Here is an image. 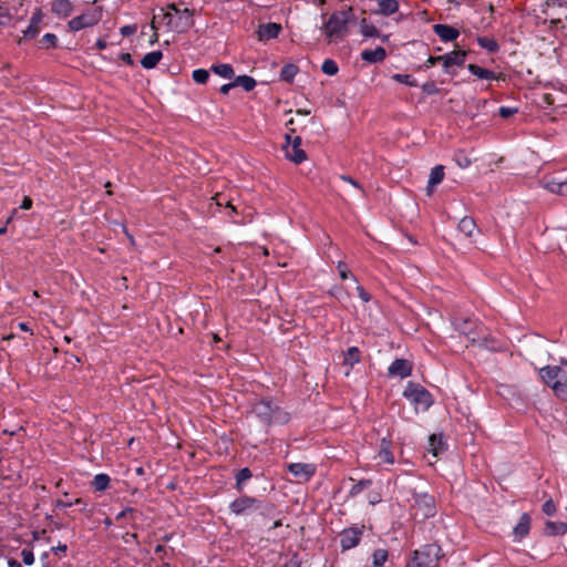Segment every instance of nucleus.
<instances>
[{
    "mask_svg": "<svg viewBox=\"0 0 567 567\" xmlns=\"http://www.w3.org/2000/svg\"><path fill=\"white\" fill-rule=\"evenodd\" d=\"M371 484L370 481H360L359 483L354 484L350 491L351 495H357L360 492H362L367 486Z\"/></svg>",
    "mask_w": 567,
    "mask_h": 567,
    "instance_id": "obj_51",
    "label": "nucleus"
},
{
    "mask_svg": "<svg viewBox=\"0 0 567 567\" xmlns=\"http://www.w3.org/2000/svg\"><path fill=\"white\" fill-rule=\"evenodd\" d=\"M454 327L464 334H471L472 330L468 326H472L473 322L470 319H455L453 321Z\"/></svg>",
    "mask_w": 567,
    "mask_h": 567,
    "instance_id": "obj_38",
    "label": "nucleus"
},
{
    "mask_svg": "<svg viewBox=\"0 0 567 567\" xmlns=\"http://www.w3.org/2000/svg\"><path fill=\"white\" fill-rule=\"evenodd\" d=\"M21 557H22V561L28 565V566H31L33 565L34 563V554L31 549L29 548H23L22 551H21Z\"/></svg>",
    "mask_w": 567,
    "mask_h": 567,
    "instance_id": "obj_46",
    "label": "nucleus"
},
{
    "mask_svg": "<svg viewBox=\"0 0 567 567\" xmlns=\"http://www.w3.org/2000/svg\"><path fill=\"white\" fill-rule=\"evenodd\" d=\"M386 58V51L382 47H378L374 50H364L361 53V59L369 63L382 62Z\"/></svg>",
    "mask_w": 567,
    "mask_h": 567,
    "instance_id": "obj_19",
    "label": "nucleus"
},
{
    "mask_svg": "<svg viewBox=\"0 0 567 567\" xmlns=\"http://www.w3.org/2000/svg\"><path fill=\"white\" fill-rule=\"evenodd\" d=\"M429 451L434 457H437L445 449L442 435L432 434L429 437Z\"/></svg>",
    "mask_w": 567,
    "mask_h": 567,
    "instance_id": "obj_26",
    "label": "nucleus"
},
{
    "mask_svg": "<svg viewBox=\"0 0 567 567\" xmlns=\"http://www.w3.org/2000/svg\"><path fill=\"white\" fill-rule=\"evenodd\" d=\"M530 516L528 514H523L519 518L518 524L514 527V536L516 539L520 540L525 536L528 535L530 529Z\"/></svg>",
    "mask_w": 567,
    "mask_h": 567,
    "instance_id": "obj_20",
    "label": "nucleus"
},
{
    "mask_svg": "<svg viewBox=\"0 0 567 567\" xmlns=\"http://www.w3.org/2000/svg\"><path fill=\"white\" fill-rule=\"evenodd\" d=\"M68 546L65 544H59L56 547H52V551L58 555L59 553L65 554Z\"/></svg>",
    "mask_w": 567,
    "mask_h": 567,
    "instance_id": "obj_59",
    "label": "nucleus"
},
{
    "mask_svg": "<svg viewBox=\"0 0 567 567\" xmlns=\"http://www.w3.org/2000/svg\"><path fill=\"white\" fill-rule=\"evenodd\" d=\"M392 78L394 81H396L399 83H402V84H405L409 86H416V81L414 79H412V76L409 74H394Z\"/></svg>",
    "mask_w": 567,
    "mask_h": 567,
    "instance_id": "obj_43",
    "label": "nucleus"
},
{
    "mask_svg": "<svg viewBox=\"0 0 567 567\" xmlns=\"http://www.w3.org/2000/svg\"><path fill=\"white\" fill-rule=\"evenodd\" d=\"M209 78V73L205 69H197L193 72V80L196 83L205 84Z\"/></svg>",
    "mask_w": 567,
    "mask_h": 567,
    "instance_id": "obj_41",
    "label": "nucleus"
},
{
    "mask_svg": "<svg viewBox=\"0 0 567 567\" xmlns=\"http://www.w3.org/2000/svg\"><path fill=\"white\" fill-rule=\"evenodd\" d=\"M257 503L258 501L254 497L241 496L230 504V509L234 514L241 515L254 508Z\"/></svg>",
    "mask_w": 567,
    "mask_h": 567,
    "instance_id": "obj_13",
    "label": "nucleus"
},
{
    "mask_svg": "<svg viewBox=\"0 0 567 567\" xmlns=\"http://www.w3.org/2000/svg\"><path fill=\"white\" fill-rule=\"evenodd\" d=\"M250 412L266 425L286 423L289 420L288 413L272 400H259L252 405Z\"/></svg>",
    "mask_w": 567,
    "mask_h": 567,
    "instance_id": "obj_1",
    "label": "nucleus"
},
{
    "mask_svg": "<svg viewBox=\"0 0 567 567\" xmlns=\"http://www.w3.org/2000/svg\"><path fill=\"white\" fill-rule=\"evenodd\" d=\"M287 145L284 147L286 157L296 164H300L307 159L306 152L300 147L301 146V137L296 136L291 141V136L289 134L286 135Z\"/></svg>",
    "mask_w": 567,
    "mask_h": 567,
    "instance_id": "obj_8",
    "label": "nucleus"
},
{
    "mask_svg": "<svg viewBox=\"0 0 567 567\" xmlns=\"http://www.w3.org/2000/svg\"><path fill=\"white\" fill-rule=\"evenodd\" d=\"M137 28L135 24H131V25H124L121 28V34L123 37H128V35H132L136 32Z\"/></svg>",
    "mask_w": 567,
    "mask_h": 567,
    "instance_id": "obj_54",
    "label": "nucleus"
},
{
    "mask_svg": "<svg viewBox=\"0 0 567 567\" xmlns=\"http://www.w3.org/2000/svg\"><path fill=\"white\" fill-rule=\"evenodd\" d=\"M301 566V559L297 554H293L288 561L282 567H300Z\"/></svg>",
    "mask_w": 567,
    "mask_h": 567,
    "instance_id": "obj_53",
    "label": "nucleus"
},
{
    "mask_svg": "<svg viewBox=\"0 0 567 567\" xmlns=\"http://www.w3.org/2000/svg\"><path fill=\"white\" fill-rule=\"evenodd\" d=\"M361 360V351L357 347H351L347 350L343 358V364L353 367Z\"/></svg>",
    "mask_w": 567,
    "mask_h": 567,
    "instance_id": "obj_30",
    "label": "nucleus"
},
{
    "mask_svg": "<svg viewBox=\"0 0 567 567\" xmlns=\"http://www.w3.org/2000/svg\"><path fill=\"white\" fill-rule=\"evenodd\" d=\"M499 113V116L503 117V118H509L512 115L516 114L517 113V109L515 107H507V106H502L498 111Z\"/></svg>",
    "mask_w": 567,
    "mask_h": 567,
    "instance_id": "obj_52",
    "label": "nucleus"
},
{
    "mask_svg": "<svg viewBox=\"0 0 567 567\" xmlns=\"http://www.w3.org/2000/svg\"><path fill=\"white\" fill-rule=\"evenodd\" d=\"M234 84H236V86H241L245 91L249 92L255 89L256 81L251 76L239 75L235 79Z\"/></svg>",
    "mask_w": 567,
    "mask_h": 567,
    "instance_id": "obj_32",
    "label": "nucleus"
},
{
    "mask_svg": "<svg viewBox=\"0 0 567 567\" xmlns=\"http://www.w3.org/2000/svg\"><path fill=\"white\" fill-rule=\"evenodd\" d=\"M45 49L55 48L58 43V39L53 33H47L42 37L40 41Z\"/></svg>",
    "mask_w": 567,
    "mask_h": 567,
    "instance_id": "obj_42",
    "label": "nucleus"
},
{
    "mask_svg": "<svg viewBox=\"0 0 567 567\" xmlns=\"http://www.w3.org/2000/svg\"><path fill=\"white\" fill-rule=\"evenodd\" d=\"M337 268L339 270V275L342 280H346L349 278L350 270L344 261H339L337 265Z\"/></svg>",
    "mask_w": 567,
    "mask_h": 567,
    "instance_id": "obj_50",
    "label": "nucleus"
},
{
    "mask_svg": "<svg viewBox=\"0 0 567 567\" xmlns=\"http://www.w3.org/2000/svg\"><path fill=\"white\" fill-rule=\"evenodd\" d=\"M42 21V12L40 10H37L35 13H33L29 27L23 31V38L24 39H33L35 38L40 32V23Z\"/></svg>",
    "mask_w": 567,
    "mask_h": 567,
    "instance_id": "obj_18",
    "label": "nucleus"
},
{
    "mask_svg": "<svg viewBox=\"0 0 567 567\" xmlns=\"http://www.w3.org/2000/svg\"><path fill=\"white\" fill-rule=\"evenodd\" d=\"M564 375V371L557 365H546L539 370V377L550 388L553 382L559 381Z\"/></svg>",
    "mask_w": 567,
    "mask_h": 567,
    "instance_id": "obj_12",
    "label": "nucleus"
},
{
    "mask_svg": "<svg viewBox=\"0 0 567 567\" xmlns=\"http://www.w3.org/2000/svg\"><path fill=\"white\" fill-rule=\"evenodd\" d=\"M73 6L70 0H54L52 3V12L66 18L71 14Z\"/></svg>",
    "mask_w": 567,
    "mask_h": 567,
    "instance_id": "obj_24",
    "label": "nucleus"
},
{
    "mask_svg": "<svg viewBox=\"0 0 567 567\" xmlns=\"http://www.w3.org/2000/svg\"><path fill=\"white\" fill-rule=\"evenodd\" d=\"M101 19H102V9L101 8H91V9H87L82 14L70 20L69 28L71 31H80L82 29L97 24Z\"/></svg>",
    "mask_w": 567,
    "mask_h": 567,
    "instance_id": "obj_7",
    "label": "nucleus"
},
{
    "mask_svg": "<svg viewBox=\"0 0 567 567\" xmlns=\"http://www.w3.org/2000/svg\"><path fill=\"white\" fill-rule=\"evenodd\" d=\"M422 91L429 95L439 93V89L433 81H427L422 84Z\"/></svg>",
    "mask_w": 567,
    "mask_h": 567,
    "instance_id": "obj_48",
    "label": "nucleus"
},
{
    "mask_svg": "<svg viewBox=\"0 0 567 567\" xmlns=\"http://www.w3.org/2000/svg\"><path fill=\"white\" fill-rule=\"evenodd\" d=\"M456 162L458 166L462 168L470 166L472 163L471 159L463 152H458L456 154Z\"/></svg>",
    "mask_w": 567,
    "mask_h": 567,
    "instance_id": "obj_49",
    "label": "nucleus"
},
{
    "mask_svg": "<svg viewBox=\"0 0 567 567\" xmlns=\"http://www.w3.org/2000/svg\"><path fill=\"white\" fill-rule=\"evenodd\" d=\"M466 51L455 50L447 54L439 56H429L425 63L422 65L423 69H430L436 63H442L446 72H450V68L453 65L462 66L466 59Z\"/></svg>",
    "mask_w": 567,
    "mask_h": 567,
    "instance_id": "obj_5",
    "label": "nucleus"
},
{
    "mask_svg": "<svg viewBox=\"0 0 567 567\" xmlns=\"http://www.w3.org/2000/svg\"><path fill=\"white\" fill-rule=\"evenodd\" d=\"M433 30L435 34L445 42L454 41L460 35V32L457 29L447 25V24H434Z\"/></svg>",
    "mask_w": 567,
    "mask_h": 567,
    "instance_id": "obj_15",
    "label": "nucleus"
},
{
    "mask_svg": "<svg viewBox=\"0 0 567 567\" xmlns=\"http://www.w3.org/2000/svg\"><path fill=\"white\" fill-rule=\"evenodd\" d=\"M544 533L547 536H558L567 533V524L564 522L547 520L545 524Z\"/></svg>",
    "mask_w": 567,
    "mask_h": 567,
    "instance_id": "obj_23",
    "label": "nucleus"
},
{
    "mask_svg": "<svg viewBox=\"0 0 567 567\" xmlns=\"http://www.w3.org/2000/svg\"><path fill=\"white\" fill-rule=\"evenodd\" d=\"M351 19V10L333 12L323 24L322 31L329 42L338 41L348 33V23Z\"/></svg>",
    "mask_w": 567,
    "mask_h": 567,
    "instance_id": "obj_2",
    "label": "nucleus"
},
{
    "mask_svg": "<svg viewBox=\"0 0 567 567\" xmlns=\"http://www.w3.org/2000/svg\"><path fill=\"white\" fill-rule=\"evenodd\" d=\"M542 509H543V513H544V514H546V515H548V516H553V515H555V514H556V511H557L556 505H555V503L553 502V499H548V501H546V502L544 503V505H543Z\"/></svg>",
    "mask_w": 567,
    "mask_h": 567,
    "instance_id": "obj_47",
    "label": "nucleus"
},
{
    "mask_svg": "<svg viewBox=\"0 0 567 567\" xmlns=\"http://www.w3.org/2000/svg\"><path fill=\"white\" fill-rule=\"evenodd\" d=\"M136 514H137V511L135 508L127 507V508H125L124 511H122L121 513L117 514L116 520H120L122 518H130V519L134 520L135 517H136Z\"/></svg>",
    "mask_w": 567,
    "mask_h": 567,
    "instance_id": "obj_45",
    "label": "nucleus"
},
{
    "mask_svg": "<svg viewBox=\"0 0 567 567\" xmlns=\"http://www.w3.org/2000/svg\"><path fill=\"white\" fill-rule=\"evenodd\" d=\"M360 30L365 38L379 37V30L373 24L368 23L365 19L361 21Z\"/></svg>",
    "mask_w": 567,
    "mask_h": 567,
    "instance_id": "obj_35",
    "label": "nucleus"
},
{
    "mask_svg": "<svg viewBox=\"0 0 567 567\" xmlns=\"http://www.w3.org/2000/svg\"><path fill=\"white\" fill-rule=\"evenodd\" d=\"M551 390L554 391L555 395L563 400L567 401V379L566 375L560 378L559 381H555L551 384Z\"/></svg>",
    "mask_w": 567,
    "mask_h": 567,
    "instance_id": "obj_29",
    "label": "nucleus"
},
{
    "mask_svg": "<svg viewBox=\"0 0 567 567\" xmlns=\"http://www.w3.org/2000/svg\"><path fill=\"white\" fill-rule=\"evenodd\" d=\"M412 516L416 520H425L436 514L435 498L426 493L415 494L411 505Z\"/></svg>",
    "mask_w": 567,
    "mask_h": 567,
    "instance_id": "obj_4",
    "label": "nucleus"
},
{
    "mask_svg": "<svg viewBox=\"0 0 567 567\" xmlns=\"http://www.w3.org/2000/svg\"><path fill=\"white\" fill-rule=\"evenodd\" d=\"M109 484L110 477L106 474H97L92 482V485L96 491L106 489L109 487Z\"/></svg>",
    "mask_w": 567,
    "mask_h": 567,
    "instance_id": "obj_36",
    "label": "nucleus"
},
{
    "mask_svg": "<svg viewBox=\"0 0 567 567\" xmlns=\"http://www.w3.org/2000/svg\"><path fill=\"white\" fill-rule=\"evenodd\" d=\"M380 12L384 16H390L399 10L396 0H378Z\"/></svg>",
    "mask_w": 567,
    "mask_h": 567,
    "instance_id": "obj_31",
    "label": "nucleus"
},
{
    "mask_svg": "<svg viewBox=\"0 0 567 567\" xmlns=\"http://www.w3.org/2000/svg\"><path fill=\"white\" fill-rule=\"evenodd\" d=\"M120 59L125 62L126 64L128 65H133L134 64V61H133V58L130 53H122L120 55Z\"/></svg>",
    "mask_w": 567,
    "mask_h": 567,
    "instance_id": "obj_58",
    "label": "nucleus"
},
{
    "mask_svg": "<svg viewBox=\"0 0 567 567\" xmlns=\"http://www.w3.org/2000/svg\"><path fill=\"white\" fill-rule=\"evenodd\" d=\"M281 31V25L278 23H265L260 24L258 28V39L260 41H267L270 39H275L278 37Z\"/></svg>",
    "mask_w": 567,
    "mask_h": 567,
    "instance_id": "obj_16",
    "label": "nucleus"
},
{
    "mask_svg": "<svg viewBox=\"0 0 567 567\" xmlns=\"http://www.w3.org/2000/svg\"><path fill=\"white\" fill-rule=\"evenodd\" d=\"M444 178V166L437 165L434 168H432L429 183H427V195H431L433 193V187L439 185Z\"/></svg>",
    "mask_w": 567,
    "mask_h": 567,
    "instance_id": "obj_22",
    "label": "nucleus"
},
{
    "mask_svg": "<svg viewBox=\"0 0 567 567\" xmlns=\"http://www.w3.org/2000/svg\"><path fill=\"white\" fill-rule=\"evenodd\" d=\"M22 209H30L32 207V199L28 196H25L22 200V204L20 206Z\"/></svg>",
    "mask_w": 567,
    "mask_h": 567,
    "instance_id": "obj_60",
    "label": "nucleus"
},
{
    "mask_svg": "<svg viewBox=\"0 0 567 567\" xmlns=\"http://www.w3.org/2000/svg\"><path fill=\"white\" fill-rule=\"evenodd\" d=\"M193 16H194L193 10H190L188 8L183 9L179 20L175 24L174 29L178 32H185L188 29L193 28L194 23H195Z\"/></svg>",
    "mask_w": 567,
    "mask_h": 567,
    "instance_id": "obj_17",
    "label": "nucleus"
},
{
    "mask_svg": "<svg viewBox=\"0 0 567 567\" xmlns=\"http://www.w3.org/2000/svg\"><path fill=\"white\" fill-rule=\"evenodd\" d=\"M213 72L225 79L234 76V70L230 64H218L212 68Z\"/></svg>",
    "mask_w": 567,
    "mask_h": 567,
    "instance_id": "obj_34",
    "label": "nucleus"
},
{
    "mask_svg": "<svg viewBox=\"0 0 567 567\" xmlns=\"http://www.w3.org/2000/svg\"><path fill=\"white\" fill-rule=\"evenodd\" d=\"M412 372V363L406 359H395L389 367L392 377L406 378Z\"/></svg>",
    "mask_w": 567,
    "mask_h": 567,
    "instance_id": "obj_11",
    "label": "nucleus"
},
{
    "mask_svg": "<svg viewBox=\"0 0 567 567\" xmlns=\"http://www.w3.org/2000/svg\"><path fill=\"white\" fill-rule=\"evenodd\" d=\"M11 18L8 12L0 7V25H7L10 22Z\"/></svg>",
    "mask_w": 567,
    "mask_h": 567,
    "instance_id": "obj_56",
    "label": "nucleus"
},
{
    "mask_svg": "<svg viewBox=\"0 0 567 567\" xmlns=\"http://www.w3.org/2000/svg\"><path fill=\"white\" fill-rule=\"evenodd\" d=\"M442 549L436 544H427L413 553L406 567H439Z\"/></svg>",
    "mask_w": 567,
    "mask_h": 567,
    "instance_id": "obj_3",
    "label": "nucleus"
},
{
    "mask_svg": "<svg viewBox=\"0 0 567 567\" xmlns=\"http://www.w3.org/2000/svg\"><path fill=\"white\" fill-rule=\"evenodd\" d=\"M478 44L486 49L488 52H496L498 50V44L494 39L481 37L477 39Z\"/></svg>",
    "mask_w": 567,
    "mask_h": 567,
    "instance_id": "obj_37",
    "label": "nucleus"
},
{
    "mask_svg": "<svg viewBox=\"0 0 567 567\" xmlns=\"http://www.w3.org/2000/svg\"><path fill=\"white\" fill-rule=\"evenodd\" d=\"M458 229L462 231L466 237H473L475 231L477 230V226L475 224V220L472 217L465 216L463 217L458 223Z\"/></svg>",
    "mask_w": 567,
    "mask_h": 567,
    "instance_id": "obj_25",
    "label": "nucleus"
},
{
    "mask_svg": "<svg viewBox=\"0 0 567 567\" xmlns=\"http://www.w3.org/2000/svg\"><path fill=\"white\" fill-rule=\"evenodd\" d=\"M298 73V66L295 64H287L281 69L280 78L286 82H291Z\"/></svg>",
    "mask_w": 567,
    "mask_h": 567,
    "instance_id": "obj_33",
    "label": "nucleus"
},
{
    "mask_svg": "<svg viewBox=\"0 0 567 567\" xmlns=\"http://www.w3.org/2000/svg\"><path fill=\"white\" fill-rule=\"evenodd\" d=\"M155 554H157L161 558L164 554H166V547L164 545H157L155 547Z\"/></svg>",
    "mask_w": 567,
    "mask_h": 567,
    "instance_id": "obj_63",
    "label": "nucleus"
},
{
    "mask_svg": "<svg viewBox=\"0 0 567 567\" xmlns=\"http://www.w3.org/2000/svg\"><path fill=\"white\" fill-rule=\"evenodd\" d=\"M543 186L553 194L567 196V181H559L555 177H544Z\"/></svg>",
    "mask_w": 567,
    "mask_h": 567,
    "instance_id": "obj_14",
    "label": "nucleus"
},
{
    "mask_svg": "<svg viewBox=\"0 0 567 567\" xmlns=\"http://www.w3.org/2000/svg\"><path fill=\"white\" fill-rule=\"evenodd\" d=\"M72 505H73L72 502H65V501H62V499L56 501V507L58 508H66V507H71Z\"/></svg>",
    "mask_w": 567,
    "mask_h": 567,
    "instance_id": "obj_62",
    "label": "nucleus"
},
{
    "mask_svg": "<svg viewBox=\"0 0 567 567\" xmlns=\"http://www.w3.org/2000/svg\"><path fill=\"white\" fill-rule=\"evenodd\" d=\"M236 84H234V82L231 83H228V84H224L221 87H220V93L223 94H228V92L230 91V89L235 87Z\"/></svg>",
    "mask_w": 567,
    "mask_h": 567,
    "instance_id": "obj_61",
    "label": "nucleus"
},
{
    "mask_svg": "<svg viewBox=\"0 0 567 567\" xmlns=\"http://www.w3.org/2000/svg\"><path fill=\"white\" fill-rule=\"evenodd\" d=\"M343 182L346 183H349L351 186H353L354 188L359 189L363 195L365 194L363 188L350 176H347V175H342L340 177Z\"/></svg>",
    "mask_w": 567,
    "mask_h": 567,
    "instance_id": "obj_55",
    "label": "nucleus"
},
{
    "mask_svg": "<svg viewBox=\"0 0 567 567\" xmlns=\"http://www.w3.org/2000/svg\"><path fill=\"white\" fill-rule=\"evenodd\" d=\"M322 72L328 74V75H334L338 73V65L337 63L331 60V59H327L323 63H322Z\"/></svg>",
    "mask_w": 567,
    "mask_h": 567,
    "instance_id": "obj_40",
    "label": "nucleus"
},
{
    "mask_svg": "<svg viewBox=\"0 0 567 567\" xmlns=\"http://www.w3.org/2000/svg\"><path fill=\"white\" fill-rule=\"evenodd\" d=\"M388 559V551L384 549H377L373 553V565L374 567H382Z\"/></svg>",
    "mask_w": 567,
    "mask_h": 567,
    "instance_id": "obj_39",
    "label": "nucleus"
},
{
    "mask_svg": "<svg viewBox=\"0 0 567 567\" xmlns=\"http://www.w3.org/2000/svg\"><path fill=\"white\" fill-rule=\"evenodd\" d=\"M251 477V472L249 468L245 467L240 470L236 476L237 487L240 488L241 483L249 480Z\"/></svg>",
    "mask_w": 567,
    "mask_h": 567,
    "instance_id": "obj_44",
    "label": "nucleus"
},
{
    "mask_svg": "<svg viewBox=\"0 0 567 567\" xmlns=\"http://www.w3.org/2000/svg\"><path fill=\"white\" fill-rule=\"evenodd\" d=\"M468 71L474 74L475 76L484 80H498L502 78V74H496L495 72L484 69L477 64H468L467 65Z\"/></svg>",
    "mask_w": 567,
    "mask_h": 567,
    "instance_id": "obj_21",
    "label": "nucleus"
},
{
    "mask_svg": "<svg viewBox=\"0 0 567 567\" xmlns=\"http://www.w3.org/2000/svg\"><path fill=\"white\" fill-rule=\"evenodd\" d=\"M379 457L382 462L388 464L394 463V455L391 451V442L383 439L380 444Z\"/></svg>",
    "mask_w": 567,
    "mask_h": 567,
    "instance_id": "obj_27",
    "label": "nucleus"
},
{
    "mask_svg": "<svg viewBox=\"0 0 567 567\" xmlns=\"http://www.w3.org/2000/svg\"><path fill=\"white\" fill-rule=\"evenodd\" d=\"M288 471L298 482H307L315 475L316 466L307 463H291L288 465Z\"/></svg>",
    "mask_w": 567,
    "mask_h": 567,
    "instance_id": "obj_9",
    "label": "nucleus"
},
{
    "mask_svg": "<svg viewBox=\"0 0 567 567\" xmlns=\"http://www.w3.org/2000/svg\"><path fill=\"white\" fill-rule=\"evenodd\" d=\"M357 291L362 301L368 302L371 299L370 295L364 290L363 287L358 286Z\"/></svg>",
    "mask_w": 567,
    "mask_h": 567,
    "instance_id": "obj_57",
    "label": "nucleus"
},
{
    "mask_svg": "<svg viewBox=\"0 0 567 567\" xmlns=\"http://www.w3.org/2000/svg\"><path fill=\"white\" fill-rule=\"evenodd\" d=\"M163 53L161 51H153L143 56L141 64L145 69H153L162 60Z\"/></svg>",
    "mask_w": 567,
    "mask_h": 567,
    "instance_id": "obj_28",
    "label": "nucleus"
},
{
    "mask_svg": "<svg viewBox=\"0 0 567 567\" xmlns=\"http://www.w3.org/2000/svg\"><path fill=\"white\" fill-rule=\"evenodd\" d=\"M362 529L360 528H348L344 529L340 535V544L343 550L355 547L361 538Z\"/></svg>",
    "mask_w": 567,
    "mask_h": 567,
    "instance_id": "obj_10",
    "label": "nucleus"
},
{
    "mask_svg": "<svg viewBox=\"0 0 567 567\" xmlns=\"http://www.w3.org/2000/svg\"><path fill=\"white\" fill-rule=\"evenodd\" d=\"M8 566H9V567H22V566H21V564H20L18 560L12 559V558H10V559L8 560Z\"/></svg>",
    "mask_w": 567,
    "mask_h": 567,
    "instance_id": "obj_64",
    "label": "nucleus"
},
{
    "mask_svg": "<svg viewBox=\"0 0 567 567\" xmlns=\"http://www.w3.org/2000/svg\"><path fill=\"white\" fill-rule=\"evenodd\" d=\"M403 395L412 401L416 406H421L423 410L429 409L432 403L431 393L420 384L409 383L403 392Z\"/></svg>",
    "mask_w": 567,
    "mask_h": 567,
    "instance_id": "obj_6",
    "label": "nucleus"
}]
</instances>
